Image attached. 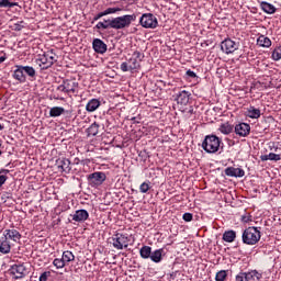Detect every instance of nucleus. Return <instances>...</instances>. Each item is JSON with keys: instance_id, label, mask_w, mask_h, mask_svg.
Returning a JSON list of instances; mask_svg holds the SVG:
<instances>
[{"instance_id": "1", "label": "nucleus", "mask_w": 281, "mask_h": 281, "mask_svg": "<svg viewBox=\"0 0 281 281\" xmlns=\"http://www.w3.org/2000/svg\"><path fill=\"white\" fill-rule=\"evenodd\" d=\"M142 60H144V54H142L139 50H135L127 63L124 61L121 64L120 69L123 72L131 71L133 74L134 71H137V69H140Z\"/></svg>"}, {"instance_id": "2", "label": "nucleus", "mask_w": 281, "mask_h": 281, "mask_svg": "<svg viewBox=\"0 0 281 281\" xmlns=\"http://www.w3.org/2000/svg\"><path fill=\"white\" fill-rule=\"evenodd\" d=\"M137 21V15L133 14H125L116 18H112L110 22L111 30H126L131 27V23Z\"/></svg>"}, {"instance_id": "3", "label": "nucleus", "mask_w": 281, "mask_h": 281, "mask_svg": "<svg viewBox=\"0 0 281 281\" xmlns=\"http://www.w3.org/2000/svg\"><path fill=\"white\" fill-rule=\"evenodd\" d=\"M221 144L223 145V140L218 138V136L211 134L204 137L202 142V148L209 155H214L221 150Z\"/></svg>"}, {"instance_id": "4", "label": "nucleus", "mask_w": 281, "mask_h": 281, "mask_svg": "<svg viewBox=\"0 0 281 281\" xmlns=\"http://www.w3.org/2000/svg\"><path fill=\"white\" fill-rule=\"evenodd\" d=\"M260 238H262V234L260 229L256 226H250L246 228L241 234V240L244 245H258L260 243Z\"/></svg>"}, {"instance_id": "5", "label": "nucleus", "mask_w": 281, "mask_h": 281, "mask_svg": "<svg viewBox=\"0 0 281 281\" xmlns=\"http://www.w3.org/2000/svg\"><path fill=\"white\" fill-rule=\"evenodd\" d=\"M56 63V53L54 49L40 55L36 59V64L42 67V69H49Z\"/></svg>"}, {"instance_id": "6", "label": "nucleus", "mask_w": 281, "mask_h": 281, "mask_svg": "<svg viewBox=\"0 0 281 281\" xmlns=\"http://www.w3.org/2000/svg\"><path fill=\"white\" fill-rule=\"evenodd\" d=\"M128 243H131V238L122 233H116L112 236L111 245L114 249H126L128 248Z\"/></svg>"}, {"instance_id": "7", "label": "nucleus", "mask_w": 281, "mask_h": 281, "mask_svg": "<svg viewBox=\"0 0 281 281\" xmlns=\"http://www.w3.org/2000/svg\"><path fill=\"white\" fill-rule=\"evenodd\" d=\"M139 23L142 27H145L147 30H155L159 25L157 16H155V14L153 13H144L139 19Z\"/></svg>"}, {"instance_id": "8", "label": "nucleus", "mask_w": 281, "mask_h": 281, "mask_svg": "<svg viewBox=\"0 0 281 281\" xmlns=\"http://www.w3.org/2000/svg\"><path fill=\"white\" fill-rule=\"evenodd\" d=\"M88 186L91 188H99L106 181V173L102 171H95L87 176Z\"/></svg>"}, {"instance_id": "9", "label": "nucleus", "mask_w": 281, "mask_h": 281, "mask_svg": "<svg viewBox=\"0 0 281 281\" xmlns=\"http://www.w3.org/2000/svg\"><path fill=\"white\" fill-rule=\"evenodd\" d=\"M262 280V273L257 270H250L248 272H239L235 277V281H260Z\"/></svg>"}, {"instance_id": "10", "label": "nucleus", "mask_w": 281, "mask_h": 281, "mask_svg": "<svg viewBox=\"0 0 281 281\" xmlns=\"http://www.w3.org/2000/svg\"><path fill=\"white\" fill-rule=\"evenodd\" d=\"M240 47L239 43L234 42L232 38H226L221 43V49L224 54H234Z\"/></svg>"}, {"instance_id": "11", "label": "nucleus", "mask_w": 281, "mask_h": 281, "mask_svg": "<svg viewBox=\"0 0 281 281\" xmlns=\"http://www.w3.org/2000/svg\"><path fill=\"white\" fill-rule=\"evenodd\" d=\"M11 273L14 276L15 280H21L27 276V268L24 263L13 265L11 267Z\"/></svg>"}, {"instance_id": "12", "label": "nucleus", "mask_w": 281, "mask_h": 281, "mask_svg": "<svg viewBox=\"0 0 281 281\" xmlns=\"http://www.w3.org/2000/svg\"><path fill=\"white\" fill-rule=\"evenodd\" d=\"M56 166L60 172H66V175L71 172V161L67 158H58L56 160Z\"/></svg>"}, {"instance_id": "13", "label": "nucleus", "mask_w": 281, "mask_h": 281, "mask_svg": "<svg viewBox=\"0 0 281 281\" xmlns=\"http://www.w3.org/2000/svg\"><path fill=\"white\" fill-rule=\"evenodd\" d=\"M224 175H226V177H235V179H240L245 177V169L236 168V167H227L224 170Z\"/></svg>"}, {"instance_id": "14", "label": "nucleus", "mask_w": 281, "mask_h": 281, "mask_svg": "<svg viewBox=\"0 0 281 281\" xmlns=\"http://www.w3.org/2000/svg\"><path fill=\"white\" fill-rule=\"evenodd\" d=\"M70 216L72 217V221H75V223H85V221L89 220V212L85 209H81L75 211V213L70 214Z\"/></svg>"}, {"instance_id": "15", "label": "nucleus", "mask_w": 281, "mask_h": 281, "mask_svg": "<svg viewBox=\"0 0 281 281\" xmlns=\"http://www.w3.org/2000/svg\"><path fill=\"white\" fill-rule=\"evenodd\" d=\"M235 133L239 135V137H247L249 133H251V125L247 123H239L235 125Z\"/></svg>"}, {"instance_id": "16", "label": "nucleus", "mask_w": 281, "mask_h": 281, "mask_svg": "<svg viewBox=\"0 0 281 281\" xmlns=\"http://www.w3.org/2000/svg\"><path fill=\"white\" fill-rule=\"evenodd\" d=\"M63 82H64V87H66L67 95L71 93H78V87H79L78 81L74 79H65L63 80Z\"/></svg>"}, {"instance_id": "17", "label": "nucleus", "mask_w": 281, "mask_h": 281, "mask_svg": "<svg viewBox=\"0 0 281 281\" xmlns=\"http://www.w3.org/2000/svg\"><path fill=\"white\" fill-rule=\"evenodd\" d=\"M92 48L94 49L95 54H106V43L100 38H94L92 42Z\"/></svg>"}, {"instance_id": "18", "label": "nucleus", "mask_w": 281, "mask_h": 281, "mask_svg": "<svg viewBox=\"0 0 281 281\" xmlns=\"http://www.w3.org/2000/svg\"><path fill=\"white\" fill-rule=\"evenodd\" d=\"M2 236L7 238V240H13V243H19V240H21V233L14 228L5 229Z\"/></svg>"}, {"instance_id": "19", "label": "nucleus", "mask_w": 281, "mask_h": 281, "mask_svg": "<svg viewBox=\"0 0 281 281\" xmlns=\"http://www.w3.org/2000/svg\"><path fill=\"white\" fill-rule=\"evenodd\" d=\"M12 78H14V80H18L20 85L27 82V77H25V74L23 72L21 66H15V70L13 71Z\"/></svg>"}, {"instance_id": "20", "label": "nucleus", "mask_w": 281, "mask_h": 281, "mask_svg": "<svg viewBox=\"0 0 281 281\" xmlns=\"http://www.w3.org/2000/svg\"><path fill=\"white\" fill-rule=\"evenodd\" d=\"M12 251V245L4 236L0 237V254L8 255Z\"/></svg>"}, {"instance_id": "21", "label": "nucleus", "mask_w": 281, "mask_h": 281, "mask_svg": "<svg viewBox=\"0 0 281 281\" xmlns=\"http://www.w3.org/2000/svg\"><path fill=\"white\" fill-rule=\"evenodd\" d=\"M190 95L191 93L182 90L177 94V102L178 104H182L183 106H186L189 102H190Z\"/></svg>"}, {"instance_id": "22", "label": "nucleus", "mask_w": 281, "mask_h": 281, "mask_svg": "<svg viewBox=\"0 0 281 281\" xmlns=\"http://www.w3.org/2000/svg\"><path fill=\"white\" fill-rule=\"evenodd\" d=\"M260 9L266 14H276V12H278V9L276 8V5H273L267 1L260 2Z\"/></svg>"}, {"instance_id": "23", "label": "nucleus", "mask_w": 281, "mask_h": 281, "mask_svg": "<svg viewBox=\"0 0 281 281\" xmlns=\"http://www.w3.org/2000/svg\"><path fill=\"white\" fill-rule=\"evenodd\" d=\"M101 104L102 103L98 99H91L86 105V111H88V113H93L94 111H98V109H100Z\"/></svg>"}, {"instance_id": "24", "label": "nucleus", "mask_w": 281, "mask_h": 281, "mask_svg": "<svg viewBox=\"0 0 281 281\" xmlns=\"http://www.w3.org/2000/svg\"><path fill=\"white\" fill-rule=\"evenodd\" d=\"M246 115L251 120H258L260 115H262V113L260 112V109L250 105L249 108H247Z\"/></svg>"}, {"instance_id": "25", "label": "nucleus", "mask_w": 281, "mask_h": 281, "mask_svg": "<svg viewBox=\"0 0 281 281\" xmlns=\"http://www.w3.org/2000/svg\"><path fill=\"white\" fill-rule=\"evenodd\" d=\"M25 78L30 77L31 80H36V69L32 66H21Z\"/></svg>"}, {"instance_id": "26", "label": "nucleus", "mask_w": 281, "mask_h": 281, "mask_svg": "<svg viewBox=\"0 0 281 281\" xmlns=\"http://www.w3.org/2000/svg\"><path fill=\"white\" fill-rule=\"evenodd\" d=\"M149 258L151 262H161V260H164V248L156 249L155 251H153Z\"/></svg>"}, {"instance_id": "27", "label": "nucleus", "mask_w": 281, "mask_h": 281, "mask_svg": "<svg viewBox=\"0 0 281 281\" xmlns=\"http://www.w3.org/2000/svg\"><path fill=\"white\" fill-rule=\"evenodd\" d=\"M257 45H259V47L269 48L271 47V38L265 35H259V37L257 38Z\"/></svg>"}, {"instance_id": "28", "label": "nucleus", "mask_w": 281, "mask_h": 281, "mask_svg": "<svg viewBox=\"0 0 281 281\" xmlns=\"http://www.w3.org/2000/svg\"><path fill=\"white\" fill-rule=\"evenodd\" d=\"M153 254V248L150 246H143L139 249V256L143 258V260H148Z\"/></svg>"}, {"instance_id": "29", "label": "nucleus", "mask_w": 281, "mask_h": 281, "mask_svg": "<svg viewBox=\"0 0 281 281\" xmlns=\"http://www.w3.org/2000/svg\"><path fill=\"white\" fill-rule=\"evenodd\" d=\"M113 21V18L111 19H103L102 22H98L94 26V30H111V22Z\"/></svg>"}, {"instance_id": "30", "label": "nucleus", "mask_w": 281, "mask_h": 281, "mask_svg": "<svg viewBox=\"0 0 281 281\" xmlns=\"http://www.w3.org/2000/svg\"><path fill=\"white\" fill-rule=\"evenodd\" d=\"M65 113V108L63 106H53L49 110V117H60Z\"/></svg>"}, {"instance_id": "31", "label": "nucleus", "mask_w": 281, "mask_h": 281, "mask_svg": "<svg viewBox=\"0 0 281 281\" xmlns=\"http://www.w3.org/2000/svg\"><path fill=\"white\" fill-rule=\"evenodd\" d=\"M261 161H280L281 157L279 154L270 153L268 155L260 156Z\"/></svg>"}, {"instance_id": "32", "label": "nucleus", "mask_w": 281, "mask_h": 281, "mask_svg": "<svg viewBox=\"0 0 281 281\" xmlns=\"http://www.w3.org/2000/svg\"><path fill=\"white\" fill-rule=\"evenodd\" d=\"M223 240L225 243H234V240H236V231H226V232H224Z\"/></svg>"}, {"instance_id": "33", "label": "nucleus", "mask_w": 281, "mask_h": 281, "mask_svg": "<svg viewBox=\"0 0 281 281\" xmlns=\"http://www.w3.org/2000/svg\"><path fill=\"white\" fill-rule=\"evenodd\" d=\"M218 131L222 132L223 135H229V133H233L234 126L229 123H223L220 125Z\"/></svg>"}, {"instance_id": "34", "label": "nucleus", "mask_w": 281, "mask_h": 281, "mask_svg": "<svg viewBox=\"0 0 281 281\" xmlns=\"http://www.w3.org/2000/svg\"><path fill=\"white\" fill-rule=\"evenodd\" d=\"M99 132L100 124H98L97 122L92 123L87 130L88 135H91L92 137H95V135H98Z\"/></svg>"}, {"instance_id": "35", "label": "nucleus", "mask_w": 281, "mask_h": 281, "mask_svg": "<svg viewBox=\"0 0 281 281\" xmlns=\"http://www.w3.org/2000/svg\"><path fill=\"white\" fill-rule=\"evenodd\" d=\"M61 259L67 265V262H74V260H76V256H74V252L66 250L63 252Z\"/></svg>"}, {"instance_id": "36", "label": "nucleus", "mask_w": 281, "mask_h": 281, "mask_svg": "<svg viewBox=\"0 0 281 281\" xmlns=\"http://www.w3.org/2000/svg\"><path fill=\"white\" fill-rule=\"evenodd\" d=\"M19 2H10V0H0V8H16Z\"/></svg>"}, {"instance_id": "37", "label": "nucleus", "mask_w": 281, "mask_h": 281, "mask_svg": "<svg viewBox=\"0 0 281 281\" xmlns=\"http://www.w3.org/2000/svg\"><path fill=\"white\" fill-rule=\"evenodd\" d=\"M227 280V270H220L215 274V281H225Z\"/></svg>"}, {"instance_id": "38", "label": "nucleus", "mask_w": 281, "mask_h": 281, "mask_svg": "<svg viewBox=\"0 0 281 281\" xmlns=\"http://www.w3.org/2000/svg\"><path fill=\"white\" fill-rule=\"evenodd\" d=\"M104 16H109V14H116V12H122L121 8H108L102 11Z\"/></svg>"}, {"instance_id": "39", "label": "nucleus", "mask_w": 281, "mask_h": 281, "mask_svg": "<svg viewBox=\"0 0 281 281\" xmlns=\"http://www.w3.org/2000/svg\"><path fill=\"white\" fill-rule=\"evenodd\" d=\"M272 60H281V46L273 49L271 55Z\"/></svg>"}, {"instance_id": "40", "label": "nucleus", "mask_w": 281, "mask_h": 281, "mask_svg": "<svg viewBox=\"0 0 281 281\" xmlns=\"http://www.w3.org/2000/svg\"><path fill=\"white\" fill-rule=\"evenodd\" d=\"M53 265H54V267H56V269H64L66 263H65L64 259L56 258V259H54Z\"/></svg>"}, {"instance_id": "41", "label": "nucleus", "mask_w": 281, "mask_h": 281, "mask_svg": "<svg viewBox=\"0 0 281 281\" xmlns=\"http://www.w3.org/2000/svg\"><path fill=\"white\" fill-rule=\"evenodd\" d=\"M148 190H150V182H143L139 186V192H142L143 194H146V192H148Z\"/></svg>"}, {"instance_id": "42", "label": "nucleus", "mask_w": 281, "mask_h": 281, "mask_svg": "<svg viewBox=\"0 0 281 281\" xmlns=\"http://www.w3.org/2000/svg\"><path fill=\"white\" fill-rule=\"evenodd\" d=\"M270 150H273L274 155H279L281 157V145H277L272 143V147L270 146Z\"/></svg>"}, {"instance_id": "43", "label": "nucleus", "mask_w": 281, "mask_h": 281, "mask_svg": "<svg viewBox=\"0 0 281 281\" xmlns=\"http://www.w3.org/2000/svg\"><path fill=\"white\" fill-rule=\"evenodd\" d=\"M182 218L186 221V223H191V221L194 218V215L192 213H184Z\"/></svg>"}, {"instance_id": "44", "label": "nucleus", "mask_w": 281, "mask_h": 281, "mask_svg": "<svg viewBox=\"0 0 281 281\" xmlns=\"http://www.w3.org/2000/svg\"><path fill=\"white\" fill-rule=\"evenodd\" d=\"M52 276V272L49 271H46V272H43L41 276H40V281H47V278Z\"/></svg>"}, {"instance_id": "45", "label": "nucleus", "mask_w": 281, "mask_h": 281, "mask_svg": "<svg viewBox=\"0 0 281 281\" xmlns=\"http://www.w3.org/2000/svg\"><path fill=\"white\" fill-rule=\"evenodd\" d=\"M102 16H104L103 11L97 13L93 19H92V23H95V21H100V19H102Z\"/></svg>"}, {"instance_id": "46", "label": "nucleus", "mask_w": 281, "mask_h": 281, "mask_svg": "<svg viewBox=\"0 0 281 281\" xmlns=\"http://www.w3.org/2000/svg\"><path fill=\"white\" fill-rule=\"evenodd\" d=\"M186 76H188V78H199L196 76V72H194L192 70H187Z\"/></svg>"}, {"instance_id": "47", "label": "nucleus", "mask_w": 281, "mask_h": 281, "mask_svg": "<svg viewBox=\"0 0 281 281\" xmlns=\"http://www.w3.org/2000/svg\"><path fill=\"white\" fill-rule=\"evenodd\" d=\"M57 90L60 91L61 93H67V89H66V87H65L64 81L61 82V85H59V86L57 87Z\"/></svg>"}, {"instance_id": "48", "label": "nucleus", "mask_w": 281, "mask_h": 281, "mask_svg": "<svg viewBox=\"0 0 281 281\" xmlns=\"http://www.w3.org/2000/svg\"><path fill=\"white\" fill-rule=\"evenodd\" d=\"M5 181H8V176H0V188H2L5 184Z\"/></svg>"}, {"instance_id": "49", "label": "nucleus", "mask_w": 281, "mask_h": 281, "mask_svg": "<svg viewBox=\"0 0 281 281\" xmlns=\"http://www.w3.org/2000/svg\"><path fill=\"white\" fill-rule=\"evenodd\" d=\"M3 175L4 177H8L10 175V171L8 169H0V176Z\"/></svg>"}, {"instance_id": "50", "label": "nucleus", "mask_w": 281, "mask_h": 281, "mask_svg": "<svg viewBox=\"0 0 281 281\" xmlns=\"http://www.w3.org/2000/svg\"><path fill=\"white\" fill-rule=\"evenodd\" d=\"M53 100H65V98H63V97H59V95H57V94H54L53 95Z\"/></svg>"}, {"instance_id": "51", "label": "nucleus", "mask_w": 281, "mask_h": 281, "mask_svg": "<svg viewBox=\"0 0 281 281\" xmlns=\"http://www.w3.org/2000/svg\"><path fill=\"white\" fill-rule=\"evenodd\" d=\"M15 30H16L18 32H21L22 26H21V25H19V24H15Z\"/></svg>"}, {"instance_id": "52", "label": "nucleus", "mask_w": 281, "mask_h": 281, "mask_svg": "<svg viewBox=\"0 0 281 281\" xmlns=\"http://www.w3.org/2000/svg\"><path fill=\"white\" fill-rule=\"evenodd\" d=\"M5 58H7V57H3V56L0 57V65H1V63H5Z\"/></svg>"}, {"instance_id": "53", "label": "nucleus", "mask_w": 281, "mask_h": 281, "mask_svg": "<svg viewBox=\"0 0 281 281\" xmlns=\"http://www.w3.org/2000/svg\"><path fill=\"white\" fill-rule=\"evenodd\" d=\"M3 128H5V125L0 123V131H3Z\"/></svg>"}]
</instances>
